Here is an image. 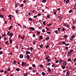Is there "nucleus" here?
<instances>
[{
	"label": "nucleus",
	"instance_id": "1",
	"mask_svg": "<svg viewBox=\"0 0 76 76\" xmlns=\"http://www.w3.org/2000/svg\"><path fill=\"white\" fill-rule=\"evenodd\" d=\"M22 66H27V64L26 62H24L23 61L22 62L21 64Z\"/></svg>",
	"mask_w": 76,
	"mask_h": 76
},
{
	"label": "nucleus",
	"instance_id": "2",
	"mask_svg": "<svg viewBox=\"0 0 76 76\" xmlns=\"http://www.w3.org/2000/svg\"><path fill=\"white\" fill-rule=\"evenodd\" d=\"M30 29L32 31H35V28L32 27H30Z\"/></svg>",
	"mask_w": 76,
	"mask_h": 76
},
{
	"label": "nucleus",
	"instance_id": "3",
	"mask_svg": "<svg viewBox=\"0 0 76 76\" xmlns=\"http://www.w3.org/2000/svg\"><path fill=\"white\" fill-rule=\"evenodd\" d=\"M72 54V53L70 52H69L67 54V56L68 57H69L71 55V54Z\"/></svg>",
	"mask_w": 76,
	"mask_h": 76
},
{
	"label": "nucleus",
	"instance_id": "4",
	"mask_svg": "<svg viewBox=\"0 0 76 76\" xmlns=\"http://www.w3.org/2000/svg\"><path fill=\"white\" fill-rule=\"evenodd\" d=\"M23 55L22 54H20V58H23Z\"/></svg>",
	"mask_w": 76,
	"mask_h": 76
},
{
	"label": "nucleus",
	"instance_id": "5",
	"mask_svg": "<svg viewBox=\"0 0 76 76\" xmlns=\"http://www.w3.org/2000/svg\"><path fill=\"white\" fill-rule=\"evenodd\" d=\"M24 76H28V73H26L23 74Z\"/></svg>",
	"mask_w": 76,
	"mask_h": 76
},
{
	"label": "nucleus",
	"instance_id": "6",
	"mask_svg": "<svg viewBox=\"0 0 76 76\" xmlns=\"http://www.w3.org/2000/svg\"><path fill=\"white\" fill-rule=\"evenodd\" d=\"M15 6H16V7H18V6H20L19 4V3H17V4L15 3Z\"/></svg>",
	"mask_w": 76,
	"mask_h": 76
},
{
	"label": "nucleus",
	"instance_id": "7",
	"mask_svg": "<svg viewBox=\"0 0 76 76\" xmlns=\"http://www.w3.org/2000/svg\"><path fill=\"white\" fill-rule=\"evenodd\" d=\"M70 72H68L66 73V76H69V75H70Z\"/></svg>",
	"mask_w": 76,
	"mask_h": 76
},
{
	"label": "nucleus",
	"instance_id": "8",
	"mask_svg": "<svg viewBox=\"0 0 76 76\" xmlns=\"http://www.w3.org/2000/svg\"><path fill=\"white\" fill-rule=\"evenodd\" d=\"M64 65V66H66V65H67V63L66 62H65V61H64L62 63Z\"/></svg>",
	"mask_w": 76,
	"mask_h": 76
},
{
	"label": "nucleus",
	"instance_id": "9",
	"mask_svg": "<svg viewBox=\"0 0 76 76\" xmlns=\"http://www.w3.org/2000/svg\"><path fill=\"white\" fill-rule=\"evenodd\" d=\"M26 54H30V52L28 51H26Z\"/></svg>",
	"mask_w": 76,
	"mask_h": 76
},
{
	"label": "nucleus",
	"instance_id": "10",
	"mask_svg": "<svg viewBox=\"0 0 76 76\" xmlns=\"http://www.w3.org/2000/svg\"><path fill=\"white\" fill-rule=\"evenodd\" d=\"M13 35V34L12 33H10V35L9 36L10 37H12Z\"/></svg>",
	"mask_w": 76,
	"mask_h": 76
},
{
	"label": "nucleus",
	"instance_id": "11",
	"mask_svg": "<svg viewBox=\"0 0 76 76\" xmlns=\"http://www.w3.org/2000/svg\"><path fill=\"white\" fill-rule=\"evenodd\" d=\"M26 58L27 59H29V58H30V57H29V56L27 55L26 56Z\"/></svg>",
	"mask_w": 76,
	"mask_h": 76
},
{
	"label": "nucleus",
	"instance_id": "12",
	"mask_svg": "<svg viewBox=\"0 0 76 76\" xmlns=\"http://www.w3.org/2000/svg\"><path fill=\"white\" fill-rule=\"evenodd\" d=\"M12 39H11L10 40V43L11 44H12Z\"/></svg>",
	"mask_w": 76,
	"mask_h": 76
},
{
	"label": "nucleus",
	"instance_id": "13",
	"mask_svg": "<svg viewBox=\"0 0 76 76\" xmlns=\"http://www.w3.org/2000/svg\"><path fill=\"white\" fill-rule=\"evenodd\" d=\"M15 12L17 14H18V13H19V11L18 10H15Z\"/></svg>",
	"mask_w": 76,
	"mask_h": 76
},
{
	"label": "nucleus",
	"instance_id": "14",
	"mask_svg": "<svg viewBox=\"0 0 76 76\" xmlns=\"http://www.w3.org/2000/svg\"><path fill=\"white\" fill-rule=\"evenodd\" d=\"M47 69H48V72H51V69L50 68H47Z\"/></svg>",
	"mask_w": 76,
	"mask_h": 76
},
{
	"label": "nucleus",
	"instance_id": "15",
	"mask_svg": "<svg viewBox=\"0 0 76 76\" xmlns=\"http://www.w3.org/2000/svg\"><path fill=\"white\" fill-rule=\"evenodd\" d=\"M61 67L63 69H64L66 68V67H65L64 66H62Z\"/></svg>",
	"mask_w": 76,
	"mask_h": 76
},
{
	"label": "nucleus",
	"instance_id": "16",
	"mask_svg": "<svg viewBox=\"0 0 76 76\" xmlns=\"http://www.w3.org/2000/svg\"><path fill=\"white\" fill-rule=\"evenodd\" d=\"M12 28V26H10L8 28V30H10V29H11Z\"/></svg>",
	"mask_w": 76,
	"mask_h": 76
},
{
	"label": "nucleus",
	"instance_id": "17",
	"mask_svg": "<svg viewBox=\"0 0 76 76\" xmlns=\"http://www.w3.org/2000/svg\"><path fill=\"white\" fill-rule=\"evenodd\" d=\"M42 75H43V76H45V74L44 72H42Z\"/></svg>",
	"mask_w": 76,
	"mask_h": 76
},
{
	"label": "nucleus",
	"instance_id": "18",
	"mask_svg": "<svg viewBox=\"0 0 76 76\" xmlns=\"http://www.w3.org/2000/svg\"><path fill=\"white\" fill-rule=\"evenodd\" d=\"M52 67H56V65H55V64H52Z\"/></svg>",
	"mask_w": 76,
	"mask_h": 76
},
{
	"label": "nucleus",
	"instance_id": "19",
	"mask_svg": "<svg viewBox=\"0 0 76 76\" xmlns=\"http://www.w3.org/2000/svg\"><path fill=\"white\" fill-rule=\"evenodd\" d=\"M25 36H23V38H22V37H21V38L22 39H23L24 40V38H25Z\"/></svg>",
	"mask_w": 76,
	"mask_h": 76
},
{
	"label": "nucleus",
	"instance_id": "20",
	"mask_svg": "<svg viewBox=\"0 0 76 76\" xmlns=\"http://www.w3.org/2000/svg\"><path fill=\"white\" fill-rule=\"evenodd\" d=\"M70 1V0H67L66 1V4H67Z\"/></svg>",
	"mask_w": 76,
	"mask_h": 76
},
{
	"label": "nucleus",
	"instance_id": "21",
	"mask_svg": "<svg viewBox=\"0 0 76 76\" xmlns=\"http://www.w3.org/2000/svg\"><path fill=\"white\" fill-rule=\"evenodd\" d=\"M47 1V0H43L42 1V3H45Z\"/></svg>",
	"mask_w": 76,
	"mask_h": 76
},
{
	"label": "nucleus",
	"instance_id": "22",
	"mask_svg": "<svg viewBox=\"0 0 76 76\" xmlns=\"http://www.w3.org/2000/svg\"><path fill=\"white\" fill-rule=\"evenodd\" d=\"M39 38L40 39H42V38H43V37H42V36H40Z\"/></svg>",
	"mask_w": 76,
	"mask_h": 76
},
{
	"label": "nucleus",
	"instance_id": "23",
	"mask_svg": "<svg viewBox=\"0 0 76 76\" xmlns=\"http://www.w3.org/2000/svg\"><path fill=\"white\" fill-rule=\"evenodd\" d=\"M29 20H30V21H32V19L31 18H30L28 19Z\"/></svg>",
	"mask_w": 76,
	"mask_h": 76
},
{
	"label": "nucleus",
	"instance_id": "24",
	"mask_svg": "<svg viewBox=\"0 0 76 76\" xmlns=\"http://www.w3.org/2000/svg\"><path fill=\"white\" fill-rule=\"evenodd\" d=\"M6 34H4L2 35V37H6Z\"/></svg>",
	"mask_w": 76,
	"mask_h": 76
},
{
	"label": "nucleus",
	"instance_id": "25",
	"mask_svg": "<svg viewBox=\"0 0 76 76\" xmlns=\"http://www.w3.org/2000/svg\"><path fill=\"white\" fill-rule=\"evenodd\" d=\"M71 37L72 38H75V36L74 35H72L71 36Z\"/></svg>",
	"mask_w": 76,
	"mask_h": 76
},
{
	"label": "nucleus",
	"instance_id": "26",
	"mask_svg": "<svg viewBox=\"0 0 76 76\" xmlns=\"http://www.w3.org/2000/svg\"><path fill=\"white\" fill-rule=\"evenodd\" d=\"M42 32L44 33L45 32V29H42Z\"/></svg>",
	"mask_w": 76,
	"mask_h": 76
},
{
	"label": "nucleus",
	"instance_id": "27",
	"mask_svg": "<svg viewBox=\"0 0 76 76\" xmlns=\"http://www.w3.org/2000/svg\"><path fill=\"white\" fill-rule=\"evenodd\" d=\"M42 47H43L42 44H41L39 46L40 48H42Z\"/></svg>",
	"mask_w": 76,
	"mask_h": 76
},
{
	"label": "nucleus",
	"instance_id": "28",
	"mask_svg": "<svg viewBox=\"0 0 76 76\" xmlns=\"http://www.w3.org/2000/svg\"><path fill=\"white\" fill-rule=\"evenodd\" d=\"M10 31H8L7 33V35H10Z\"/></svg>",
	"mask_w": 76,
	"mask_h": 76
},
{
	"label": "nucleus",
	"instance_id": "29",
	"mask_svg": "<svg viewBox=\"0 0 76 76\" xmlns=\"http://www.w3.org/2000/svg\"><path fill=\"white\" fill-rule=\"evenodd\" d=\"M74 51V50H70V52L71 53V52H72V53H73Z\"/></svg>",
	"mask_w": 76,
	"mask_h": 76
},
{
	"label": "nucleus",
	"instance_id": "30",
	"mask_svg": "<svg viewBox=\"0 0 76 76\" xmlns=\"http://www.w3.org/2000/svg\"><path fill=\"white\" fill-rule=\"evenodd\" d=\"M48 47H49V45H47L46 46V47H45V48H48Z\"/></svg>",
	"mask_w": 76,
	"mask_h": 76
},
{
	"label": "nucleus",
	"instance_id": "31",
	"mask_svg": "<svg viewBox=\"0 0 76 76\" xmlns=\"http://www.w3.org/2000/svg\"><path fill=\"white\" fill-rule=\"evenodd\" d=\"M0 17L1 18H3V15H0Z\"/></svg>",
	"mask_w": 76,
	"mask_h": 76
},
{
	"label": "nucleus",
	"instance_id": "32",
	"mask_svg": "<svg viewBox=\"0 0 76 76\" xmlns=\"http://www.w3.org/2000/svg\"><path fill=\"white\" fill-rule=\"evenodd\" d=\"M67 23H64V26H66V25H67Z\"/></svg>",
	"mask_w": 76,
	"mask_h": 76
},
{
	"label": "nucleus",
	"instance_id": "33",
	"mask_svg": "<svg viewBox=\"0 0 76 76\" xmlns=\"http://www.w3.org/2000/svg\"><path fill=\"white\" fill-rule=\"evenodd\" d=\"M40 67H41V68L44 67V66H43V65L42 64H40Z\"/></svg>",
	"mask_w": 76,
	"mask_h": 76
},
{
	"label": "nucleus",
	"instance_id": "34",
	"mask_svg": "<svg viewBox=\"0 0 76 76\" xmlns=\"http://www.w3.org/2000/svg\"><path fill=\"white\" fill-rule=\"evenodd\" d=\"M49 58V57H48V56H47V57L45 58V59L46 60H48V58Z\"/></svg>",
	"mask_w": 76,
	"mask_h": 76
},
{
	"label": "nucleus",
	"instance_id": "35",
	"mask_svg": "<svg viewBox=\"0 0 76 76\" xmlns=\"http://www.w3.org/2000/svg\"><path fill=\"white\" fill-rule=\"evenodd\" d=\"M30 49V50H31V51H33V48H32V47H31Z\"/></svg>",
	"mask_w": 76,
	"mask_h": 76
},
{
	"label": "nucleus",
	"instance_id": "36",
	"mask_svg": "<svg viewBox=\"0 0 76 76\" xmlns=\"http://www.w3.org/2000/svg\"><path fill=\"white\" fill-rule=\"evenodd\" d=\"M62 62V60H61V59H60L59 61V63L60 64V63H61Z\"/></svg>",
	"mask_w": 76,
	"mask_h": 76
},
{
	"label": "nucleus",
	"instance_id": "37",
	"mask_svg": "<svg viewBox=\"0 0 76 76\" xmlns=\"http://www.w3.org/2000/svg\"><path fill=\"white\" fill-rule=\"evenodd\" d=\"M50 39V37H47L46 38V40H48V39Z\"/></svg>",
	"mask_w": 76,
	"mask_h": 76
},
{
	"label": "nucleus",
	"instance_id": "38",
	"mask_svg": "<svg viewBox=\"0 0 76 76\" xmlns=\"http://www.w3.org/2000/svg\"><path fill=\"white\" fill-rule=\"evenodd\" d=\"M32 66L33 67H35V64H33L32 65Z\"/></svg>",
	"mask_w": 76,
	"mask_h": 76
},
{
	"label": "nucleus",
	"instance_id": "39",
	"mask_svg": "<svg viewBox=\"0 0 76 76\" xmlns=\"http://www.w3.org/2000/svg\"><path fill=\"white\" fill-rule=\"evenodd\" d=\"M68 61H71V58H69L68 59Z\"/></svg>",
	"mask_w": 76,
	"mask_h": 76
},
{
	"label": "nucleus",
	"instance_id": "40",
	"mask_svg": "<svg viewBox=\"0 0 76 76\" xmlns=\"http://www.w3.org/2000/svg\"><path fill=\"white\" fill-rule=\"evenodd\" d=\"M69 45V43H68L67 44H65V46H67Z\"/></svg>",
	"mask_w": 76,
	"mask_h": 76
},
{
	"label": "nucleus",
	"instance_id": "41",
	"mask_svg": "<svg viewBox=\"0 0 76 76\" xmlns=\"http://www.w3.org/2000/svg\"><path fill=\"white\" fill-rule=\"evenodd\" d=\"M51 61V60L49 59H47V61L48 62H49V61Z\"/></svg>",
	"mask_w": 76,
	"mask_h": 76
},
{
	"label": "nucleus",
	"instance_id": "42",
	"mask_svg": "<svg viewBox=\"0 0 76 76\" xmlns=\"http://www.w3.org/2000/svg\"><path fill=\"white\" fill-rule=\"evenodd\" d=\"M74 8H75V9H76V4H75L74 5Z\"/></svg>",
	"mask_w": 76,
	"mask_h": 76
},
{
	"label": "nucleus",
	"instance_id": "43",
	"mask_svg": "<svg viewBox=\"0 0 76 76\" xmlns=\"http://www.w3.org/2000/svg\"><path fill=\"white\" fill-rule=\"evenodd\" d=\"M16 70L17 71H19V70H20V69H16Z\"/></svg>",
	"mask_w": 76,
	"mask_h": 76
},
{
	"label": "nucleus",
	"instance_id": "44",
	"mask_svg": "<svg viewBox=\"0 0 76 76\" xmlns=\"http://www.w3.org/2000/svg\"><path fill=\"white\" fill-rule=\"evenodd\" d=\"M47 64L48 66H50L51 65V63H50V62L48 63Z\"/></svg>",
	"mask_w": 76,
	"mask_h": 76
},
{
	"label": "nucleus",
	"instance_id": "45",
	"mask_svg": "<svg viewBox=\"0 0 76 76\" xmlns=\"http://www.w3.org/2000/svg\"><path fill=\"white\" fill-rule=\"evenodd\" d=\"M64 38H65V39H66V38H67V35H65L64 36Z\"/></svg>",
	"mask_w": 76,
	"mask_h": 76
},
{
	"label": "nucleus",
	"instance_id": "46",
	"mask_svg": "<svg viewBox=\"0 0 76 76\" xmlns=\"http://www.w3.org/2000/svg\"><path fill=\"white\" fill-rule=\"evenodd\" d=\"M47 18H48V19H49V18H50V15H47Z\"/></svg>",
	"mask_w": 76,
	"mask_h": 76
},
{
	"label": "nucleus",
	"instance_id": "47",
	"mask_svg": "<svg viewBox=\"0 0 76 76\" xmlns=\"http://www.w3.org/2000/svg\"><path fill=\"white\" fill-rule=\"evenodd\" d=\"M43 23L44 25H45V21H43Z\"/></svg>",
	"mask_w": 76,
	"mask_h": 76
},
{
	"label": "nucleus",
	"instance_id": "48",
	"mask_svg": "<svg viewBox=\"0 0 76 76\" xmlns=\"http://www.w3.org/2000/svg\"><path fill=\"white\" fill-rule=\"evenodd\" d=\"M65 31V28H63L62 30V31Z\"/></svg>",
	"mask_w": 76,
	"mask_h": 76
},
{
	"label": "nucleus",
	"instance_id": "49",
	"mask_svg": "<svg viewBox=\"0 0 76 76\" xmlns=\"http://www.w3.org/2000/svg\"><path fill=\"white\" fill-rule=\"evenodd\" d=\"M65 49H66V50H68V49H69V48H68V47H66Z\"/></svg>",
	"mask_w": 76,
	"mask_h": 76
},
{
	"label": "nucleus",
	"instance_id": "50",
	"mask_svg": "<svg viewBox=\"0 0 76 76\" xmlns=\"http://www.w3.org/2000/svg\"><path fill=\"white\" fill-rule=\"evenodd\" d=\"M3 53V52L2 51H0V54H2Z\"/></svg>",
	"mask_w": 76,
	"mask_h": 76
},
{
	"label": "nucleus",
	"instance_id": "51",
	"mask_svg": "<svg viewBox=\"0 0 76 76\" xmlns=\"http://www.w3.org/2000/svg\"><path fill=\"white\" fill-rule=\"evenodd\" d=\"M33 45H35V41H34L33 42Z\"/></svg>",
	"mask_w": 76,
	"mask_h": 76
},
{
	"label": "nucleus",
	"instance_id": "52",
	"mask_svg": "<svg viewBox=\"0 0 76 76\" xmlns=\"http://www.w3.org/2000/svg\"><path fill=\"white\" fill-rule=\"evenodd\" d=\"M59 61H58V60H56V63H58V62H59Z\"/></svg>",
	"mask_w": 76,
	"mask_h": 76
},
{
	"label": "nucleus",
	"instance_id": "53",
	"mask_svg": "<svg viewBox=\"0 0 76 76\" xmlns=\"http://www.w3.org/2000/svg\"><path fill=\"white\" fill-rule=\"evenodd\" d=\"M72 12V10H70L69 11V13H71Z\"/></svg>",
	"mask_w": 76,
	"mask_h": 76
},
{
	"label": "nucleus",
	"instance_id": "54",
	"mask_svg": "<svg viewBox=\"0 0 76 76\" xmlns=\"http://www.w3.org/2000/svg\"><path fill=\"white\" fill-rule=\"evenodd\" d=\"M29 70H31V69H32V67H29Z\"/></svg>",
	"mask_w": 76,
	"mask_h": 76
},
{
	"label": "nucleus",
	"instance_id": "55",
	"mask_svg": "<svg viewBox=\"0 0 76 76\" xmlns=\"http://www.w3.org/2000/svg\"><path fill=\"white\" fill-rule=\"evenodd\" d=\"M33 72H34V73H35L36 71L35 70V69H34L33 70Z\"/></svg>",
	"mask_w": 76,
	"mask_h": 76
},
{
	"label": "nucleus",
	"instance_id": "56",
	"mask_svg": "<svg viewBox=\"0 0 76 76\" xmlns=\"http://www.w3.org/2000/svg\"><path fill=\"white\" fill-rule=\"evenodd\" d=\"M23 3H26V0H24L23 1Z\"/></svg>",
	"mask_w": 76,
	"mask_h": 76
},
{
	"label": "nucleus",
	"instance_id": "57",
	"mask_svg": "<svg viewBox=\"0 0 76 76\" xmlns=\"http://www.w3.org/2000/svg\"><path fill=\"white\" fill-rule=\"evenodd\" d=\"M62 44H63L65 45L66 44V43L64 42H63Z\"/></svg>",
	"mask_w": 76,
	"mask_h": 76
},
{
	"label": "nucleus",
	"instance_id": "58",
	"mask_svg": "<svg viewBox=\"0 0 76 76\" xmlns=\"http://www.w3.org/2000/svg\"><path fill=\"white\" fill-rule=\"evenodd\" d=\"M55 32L56 33V34H57V33H58V30L55 31Z\"/></svg>",
	"mask_w": 76,
	"mask_h": 76
},
{
	"label": "nucleus",
	"instance_id": "59",
	"mask_svg": "<svg viewBox=\"0 0 76 76\" xmlns=\"http://www.w3.org/2000/svg\"><path fill=\"white\" fill-rule=\"evenodd\" d=\"M73 38H71L70 39L71 41H73Z\"/></svg>",
	"mask_w": 76,
	"mask_h": 76
},
{
	"label": "nucleus",
	"instance_id": "60",
	"mask_svg": "<svg viewBox=\"0 0 76 76\" xmlns=\"http://www.w3.org/2000/svg\"><path fill=\"white\" fill-rule=\"evenodd\" d=\"M37 34H40V32L38 31L37 33Z\"/></svg>",
	"mask_w": 76,
	"mask_h": 76
},
{
	"label": "nucleus",
	"instance_id": "61",
	"mask_svg": "<svg viewBox=\"0 0 76 76\" xmlns=\"http://www.w3.org/2000/svg\"><path fill=\"white\" fill-rule=\"evenodd\" d=\"M75 27H73L72 28V29H75Z\"/></svg>",
	"mask_w": 76,
	"mask_h": 76
},
{
	"label": "nucleus",
	"instance_id": "62",
	"mask_svg": "<svg viewBox=\"0 0 76 76\" xmlns=\"http://www.w3.org/2000/svg\"><path fill=\"white\" fill-rule=\"evenodd\" d=\"M38 16H41V13H39L38 14Z\"/></svg>",
	"mask_w": 76,
	"mask_h": 76
},
{
	"label": "nucleus",
	"instance_id": "63",
	"mask_svg": "<svg viewBox=\"0 0 76 76\" xmlns=\"http://www.w3.org/2000/svg\"><path fill=\"white\" fill-rule=\"evenodd\" d=\"M53 13H54V15H56V12L54 11V12H53Z\"/></svg>",
	"mask_w": 76,
	"mask_h": 76
},
{
	"label": "nucleus",
	"instance_id": "64",
	"mask_svg": "<svg viewBox=\"0 0 76 76\" xmlns=\"http://www.w3.org/2000/svg\"><path fill=\"white\" fill-rule=\"evenodd\" d=\"M76 58H75V59H74V63L76 62Z\"/></svg>",
	"mask_w": 76,
	"mask_h": 76
}]
</instances>
